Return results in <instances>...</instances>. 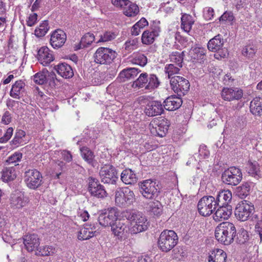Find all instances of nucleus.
Here are the masks:
<instances>
[{
  "mask_svg": "<svg viewBox=\"0 0 262 262\" xmlns=\"http://www.w3.org/2000/svg\"><path fill=\"white\" fill-rule=\"evenodd\" d=\"M236 230L234 225L229 222H223L215 228V238L225 245H229L234 241Z\"/></svg>",
  "mask_w": 262,
  "mask_h": 262,
  "instance_id": "1",
  "label": "nucleus"
},
{
  "mask_svg": "<svg viewBox=\"0 0 262 262\" xmlns=\"http://www.w3.org/2000/svg\"><path fill=\"white\" fill-rule=\"evenodd\" d=\"M125 216L128 220L132 222V227L129 231L132 234L146 230L148 226V222L142 213L133 210L126 212Z\"/></svg>",
  "mask_w": 262,
  "mask_h": 262,
  "instance_id": "2",
  "label": "nucleus"
},
{
  "mask_svg": "<svg viewBox=\"0 0 262 262\" xmlns=\"http://www.w3.org/2000/svg\"><path fill=\"white\" fill-rule=\"evenodd\" d=\"M160 81L156 75L142 73L139 77L132 84L133 88H143L145 90L152 91L160 85Z\"/></svg>",
  "mask_w": 262,
  "mask_h": 262,
  "instance_id": "3",
  "label": "nucleus"
},
{
  "mask_svg": "<svg viewBox=\"0 0 262 262\" xmlns=\"http://www.w3.org/2000/svg\"><path fill=\"white\" fill-rule=\"evenodd\" d=\"M178 242V237L174 231L165 230L160 235L158 245L162 251L168 252L176 246Z\"/></svg>",
  "mask_w": 262,
  "mask_h": 262,
  "instance_id": "4",
  "label": "nucleus"
},
{
  "mask_svg": "<svg viewBox=\"0 0 262 262\" xmlns=\"http://www.w3.org/2000/svg\"><path fill=\"white\" fill-rule=\"evenodd\" d=\"M117 52L108 48L100 47L94 54V61L100 64H110L117 57Z\"/></svg>",
  "mask_w": 262,
  "mask_h": 262,
  "instance_id": "5",
  "label": "nucleus"
},
{
  "mask_svg": "<svg viewBox=\"0 0 262 262\" xmlns=\"http://www.w3.org/2000/svg\"><path fill=\"white\" fill-rule=\"evenodd\" d=\"M134 192L128 187L118 188L115 192V203L120 207L130 205L135 201Z\"/></svg>",
  "mask_w": 262,
  "mask_h": 262,
  "instance_id": "6",
  "label": "nucleus"
},
{
  "mask_svg": "<svg viewBox=\"0 0 262 262\" xmlns=\"http://www.w3.org/2000/svg\"><path fill=\"white\" fill-rule=\"evenodd\" d=\"M139 191L147 199H152L159 193V187L156 181L150 179L143 181L139 184Z\"/></svg>",
  "mask_w": 262,
  "mask_h": 262,
  "instance_id": "7",
  "label": "nucleus"
},
{
  "mask_svg": "<svg viewBox=\"0 0 262 262\" xmlns=\"http://www.w3.org/2000/svg\"><path fill=\"white\" fill-rule=\"evenodd\" d=\"M217 205L214 197L211 195L204 196L199 201L198 210L202 216H209L215 210Z\"/></svg>",
  "mask_w": 262,
  "mask_h": 262,
  "instance_id": "8",
  "label": "nucleus"
},
{
  "mask_svg": "<svg viewBox=\"0 0 262 262\" xmlns=\"http://www.w3.org/2000/svg\"><path fill=\"white\" fill-rule=\"evenodd\" d=\"M242 176L239 168L234 166L230 167L222 173V180L225 184L236 186L242 181Z\"/></svg>",
  "mask_w": 262,
  "mask_h": 262,
  "instance_id": "9",
  "label": "nucleus"
},
{
  "mask_svg": "<svg viewBox=\"0 0 262 262\" xmlns=\"http://www.w3.org/2000/svg\"><path fill=\"white\" fill-rule=\"evenodd\" d=\"M100 162L102 163L99 171L101 182L106 184H115L118 179L115 167L110 164H104L101 161Z\"/></svg>",
  "mask_w": 262,
  "mask_h": 262,
  "instance_id": "10",
  "label": "nucleus"
},
{
  "mask_svg": "<svg viewBox=\"0 0 262 262\" xmlns=\"http://www.w3.org/2000/svg\"><path fill=\"white\" fill-rule=\"evenodd\" d=\"M170 84L171 89L179 96L185 95L190 88L189 81L180 76L172 77L170 80Z\"/></svg>",
  "mask_w": 262,
  "mask_h": 262,
  "instance_id": "11",
  "label": "nucleus"
},
{
  "mask_svg": "<svg viewBox=\"0 0 262 262\" xmlns=\"http://www.w3.org/2000/svg\"><path fill=\"white\" fill-rule=\"evenodd\" d=\"M254 210V205L250 202L244 200L237 204L234 214L237 219L245 221L252 214Z\"/></svg>",
  "mask_w": 262,
  "mask_h": 262,
  "instance_id": "12",
  "label": "nucleus"
},
{
  "mask_svg": "<svg viewBox=\"0 0 262 262\" xmlns=\"http://www.w3.org/2000/svg\"><path fill=\"white\" fill-rule=\"evenodd\" d=\"M88 190L91 195L97 198H104L107 195L104 186L98 179L92 177L88 178Z\"/></svg>",
  "mask_w": 262,
  "mask_h": 262,
  "instance_id": "13",
  "label": "nucleus"
},
{
  "mask_svg": "<svg viewBox=\"0 0 262 262\" xmlns=\"http://www.w3.org/2000/svg\"><path fill=\"white\" fill-rule=\"evenodd\" d=\"M169 125V122L166 118L155 120L150 124L152 126L151 133L155 136L163 137L166 135Z\"/></svg>",
  "mask_w": 262,
  "mask_h": 262,
  "instance_id": "14",
  "label": "nucleus"
},
{
  "mask_svg": "<svg viewBox=\"0 0 262 262\" xmlns=\"http://www.w3.org/2000/svg\"><path fill=\"white\" fill-rule=\"evenodd\" d=\"M243 95V90L237 87L224 88L221 93L222 98L227 101L241 100Z\"/></svg>",
  "mask_w": 262,
  "mask_h": 262,
  "instance_id": "15",
  "label": "nucleus"
},
{
  "mask_svg": "<svg viewBox=\"0 0 262 262\" xmlns=\"http://www.w3.org/2000/svg\"><path fill=\"white\" fill-rule=\"evenodd\" d=\"M111 230L113 234L117 237L118 239H124L127 237L128 227L127 221L125 220L118 219L112 224L111 226Z\"/></svg>",
  "mask_w": 262,
  "mask_h": 262,
  "instance_id": "16",
  "label": "nucleus"
},
{
  "mask_svg": "<svg viewBox=\"0 0 262 262\" xmlns=\"http://www.w3.org/2000/svg\"><path fill=\"white\" fill-rule=\"evenodd\" d=\"M42 175L35 169H29L25 172V182L31 189H36L41 185Z\"/></svg>",
  "mask_w": 262,
  "mask_h": 262,
  "instance_id": "17",
  "label": "nucleus"
},
{
  "mask_svg": "<svg viewBox=\"0 0 262 262\" xmlns=\"http://www.w3.org/2000/svg\"><path fill=\"white\" fill-rule=\"evenodd\" d=\"M117 212L115 208L108 209L107 211L101 213L98 217L99 224L104 227L112 226V224L118 219Z\"/></svg>",
  "mask_w": 262,
  "mask_h": 262,
  "instance_id": "18",
  "label": "nucleus"
},
{
  "mask_svg": "<svg viewBox=\"0 0 262 262\" xmlns=\"http://www.w3.org/2000/svg\"><path fill=\"white\" fill-rule=\"evenodd\" d=\"M10 202L12 208L21 209L28 204V199L25 196L23 192L17 190L11 193Z\"/></svg>",
  "mask_w": 262,
  "mask_h": 262,
  "instance_id": "19",
  "label": "nucleus"
},
{
  "mask_svg": "<svg viewBox=\"0 0 262 262\" xmlns=\"http://www.w3.org/2000/svg\"><path fill=\"white\" fill-rule=\"evenodd\" d=\"M67 40L66 33L61 29H57L51 34L50 44L54 49H58L63 46Z\"/></svg>",
  "mask_w": 262,
  "mask_h": 262,
  "instance_id": "20",
  "label": "nucleus"
},
{
  "mask_svg": "<svg viewBox=\"0 0 262 262\" xmlns=\"http://www.w3.org/2000/svg\"><path fill=\"white\" fill-rule=\"evenodd\" d=\"M164 112L163 105L160 101H152L149 102L146 106L145 113L149 117H154L161 115Z\"/></svg>",
  "mask_w": 262,
  "mask_h": 262,
  "instance_id": "21",
  "label": "nucleus"
},
{
  "mask_svg": "<svg viewBox=\"0 0 262 262\" xmlns=\"http://www.w3.org/2000/svg\"><path fill=\"white\" fill-rule=\"evenodd\" d=\"M182 104L181 96L171 95L163 102V107L167 111H172L178 109Z\"/></svg>",
  "mask_w": 262,
  "mask_h": 262,
  "instance_id": "22",
  "label": "nucleus"
},
{
  "mask_svg": "<svg viewBox=\"0 0 262 262\" xmlns=\"http://www.w3.org/2000/svg\"><path fill=\"white\" fill-rule=\"evenodd\" d=\"M219 208L213 215V219L217 222L227 220L232 214L231 206L230 205H217Z\"/></svg>",
  "mask_w": 262,
  "mask_h": 262,
  "instance_id": "23",
  "label": "nucleus"
},
{
  "mask_svg": "<svg viewBox=\"0 0 262 262\" xmlns=\"http://www.w3.org/2000/svg\"><path fill=\"white\" fill-rule=\"evenodd\" d=\"M24 244L29 252L37 250L40 244L37 235L35 234L26 235L24 237Z\"/></svg>",
  "mask_w": 262,
  "mask_h": 262,
  "instance_id": "24",
  "label": "nucleus"
},
{
  "mask_svg": "<svg viewBox=\"0 0 262 262\" xmlns=\"http://www.w3.org/2000/svg\"><path fill=\"white\" fill-rule=\"evenodd\" d=\"M224 43V41L222 36L218 34L208 41L207 48L210 51L219 52L223 50Z\"/></svg>",
  "mask_w": 262,
  "mask_h": 262,
  "instance_id": "25",
  "label": "nucleus"
},
{
  "mask_svg": "<svg viewBox=\"0 0 262 262\" xmlns=\"http://www.w3.org/2000/svg\"><path fill=\"white\" fill-rule=\"evenodd\" d=\"M54 69L60 76L66 79L72 78L74 75L72 67L65 62L59 63L54 67Z\"/></svg>",
  "mask_w": 262,
  "mask_h": 262,
  "instance_id": "26",
  "label": "nucleus"
},
{
  "mask_svg": "<svg viewBox=\"0 0 262 262\" xmlns=\"http://www.w3.org/2000/svg\"><path fill=\"white\" fill-rule=\"evenodd\" d=\"M38 60L43 66H47L54 60L53 55L47 47H42L39 49L37 53Z\"/></svg>",
  "mask_w": 262,
  "mask_h": 262,
  "instance_id": "27",
  "label": "nucleus"
},
{
  "mask_svg": "<svg viewBox=\"0 0 262 262\" xmlns=\"http://www.w3.org/2000/svg\"><path fill=\"white\" fill-rule=\"evenodd\" d=\"M25 91V83L22 80L16 81L12 86L10 95L13 98L19 99Z\"/></svg>",
  "mask_w": 262,
  "mask_h": 262,
  "instance_id": "28",
  "label": "nucleus"
},
{
  "mask_svg": "<svg viewBox=\"0 0 262 262\" xmlns=\"http://www.w3.org/2000/svg\"><path fill=\"white\" fill-rule=\"evenodd\" d=\"M227 254L224 250L215 249L212 250L208 257V262H226Z\"/></svg>",
  "mask_w": 262,
  "mask_h": 262,
  "instance_id": "29",
  "label": "nucleus"
},
{
  "mask_svg": "<svg viewBox=\"0 0 262 262\" xmlns=\"http://www.w3.org/2000/svg\"><path fill=\"white\" fill-rule=\"evenodd\" d=\"M251 113L257 116L262 115V97H255L251 101L250 104Z\"/></svg>",
  "mask_w": 262,
  "mask_h": 262,
  "instance_id": "30",
  "label": "nucleus"
},
{
  "mask_svg": "<svg viewBox=\"0 0 262 262\" xmlns=\"http://www.w3.org/2000/svg\"><path fill=\"white\" fill-rule=\"evenodd\" d=\"M246 170L252 177L258 179L261 177L259 165L256 161H248L246 165Z\"/></svg>",
  "mask_w": 262,
  "mask_h": 262,
  "instance_id": "31",
  "label": "nucleus"
},
{
  "mask_svg": "<svg viewBox=\"0 0 262 262\" xmlns=\"http://www.w3.org/2000/svg\"><path fill=\"white\" fill-rule=\"evenodd\" d=\"M121 179L125 184H133L137 182V178L130 169H125L121 173Z\"/></svg>",
  "mask_w": 262,
  "mask_h": 262,
  "instance_id": "32",
  "label": "nucleus"
},
{
  "mask_svg": "<svg viewBox=\"0 0 262 262\" xmlns=\"http://www.w3.org/2000/svg\"><path fill=\"white\" fill-rule=\"evenodd\" d=\"M215 199L217 205H228V203L232 199L231 192L229 190H222L219 192Z\"/></svg>",
  "mask_w": 262,
  "mask_h": 262,
  "instance_id": "33",
  "label": "nucleus"
},
{
  "mask_svg": "<svg viewBox=\"0 0 262 262\" xmlns=\"http://www.w3.org/2000/svg\"><path fill=\"white\" fill-rule=\"evenodd\" d=\"M181 27L185 32L188 33L192 29L194 20L191 15L186 13L182 14L181 18Z\"/></svg>",
  "mask_w": 262,
  "mask_h": 262,
  "instance_id": "34",
  "label": "nucleus"
},
{
  "mask_svg": "<svg viewBox=\"0 0 262 262\" xmlns=\"http://www.w3.org/2000/svg\"><path fill=\"white\" fill-rule=\"evenodd\" d=\"M91 225H85L78 232V238L79 240H86L95 235V231Z\"/></svg>",
  "mask_w": 262,
  "mask_h": 262,
  "instance_id": "35",
  "label": "nucleus"
},
{
  "mask_svg": "<svg viewBox=\"0 0 262 262\" xmlns=\"http://www.w3.org/2000/svg\"><path fill=\"white\" fill-rule=\"evenodd\" d=\"M192 43L191 48L189 51V54L191 56V58L194 59H203L205 56L206 50L202 47H197L196 45L194 46H192L193 42L191 41L190 43Z\"/></svg>",
  "mask_w": 262,
  "mask_h": 262,
  "instance_id": "36",
  "label": "nucleus"
},
{
  "mask_svg": "<svg viewBox=\"0 0 262 262\" xmlns=\"http://www.w3.org/2000/svg\"><path fill=\"white\" fill-rule=\"evenodd\" d=\"M2 173V179L4 182L13 181L16 177V172L13 166L4 167Z\"/></svg>",
  "mask_w": 262,
  "mask_h": 262,
  "instance_id": "37",
  "label": "nucleus"
},
{
  "mask_svg": "<svg viewBox=\"0 0 262 262\" xmlns=\"http://www.w3.org/2000/svg\"><path fill=\"white\" fill-rule=\"evenodd\" d=\"M123 14L128 17L136 16L139 12L138 6L129 0L126 6L123 8Z\"/></svg>",
  "mask_w": 262,
  "mask_h": 262,
  "instance_id": "38",
  "label": "nucleus"
},
{
  "mask_svg": "<svg viewBox=\"0 0 262 262\" xmlns=\"http://www.w3.org/2000/svg\"><path fill=\"white\" fill-rule=\"evenodd\" d=\"M25 138L26 133L24 130L19 129L16 132L13 139L11 142L17 147L23 146L26 143L27 140L25 139Z\"/></svg>",
  "mask_w": 262,
  "mask_h": 262,
  "instance_id": "39",
  "label": "nucleus"
},
{
  "mask_svg": "<svg viewBox=\"0 0 262 262\" xmlns=\"http://www.w3.org/2000/svg\"><path fill=\"white\" fill-rule=\"evenodd\" d=\"M141 71L137 68H130L123 70L120 73L121 78H125L127 79H132L136 77Z\"/></svg>",
  "mask_w": 262,
  "mask_h": 262,
  "instance_id": "40",
  "label": "nucleus"
},
{
  "mask_svg": "<svg viewBox=\"0 0 262 262\" xmlns=\"http://www.w3.org/2000/svg\"><path fill=\"white\" fill-rule=\"evenodd\" d=\"M184 57V52H173L169 55L170 61L175 63L178 67H179V68H182L183 67Z\"/></svg>",
  "mask_w": 262,
  "mask_h": 262,
  "instance_id": "41",
  "label": "nucleus"
},
{
  "mask_svg": "<svg viewBox=\"0 0 262 262\" xmlns=\"http://www.w3.org/2000/svg\"><path fill=\"white\" fill-rule=\"evenodd\" d=\"M131 62L133 64H138L141 67L145 66L147 62V57L142 53H135L133 54Z\"/></svg>",
  "mask_w": 262,
  "mask_h": 262,
  "instance_id": "42",
  "label": "nucleus"
},
{
  "mask_svg": "<svg viewBox=\"0 0 262 262\" xmlns=\"http://www.w3.org/2000/svg\"><path fill=\"white\" fill-rule=\"evenodd\" d=\"M49 29V23L48 20H44L40 24L39 26L36 28L34 33L36 36L41 37L44 36Z\"/></svg>",
  "mask_w": 262,
  "mask_h": 262,
  "instance_id": "43",
  "label": "nucleus"
},
{
  "mask_svg": "<svg viewBox=\"0 0 262 262\" xmlns=\"http://www.w3.org/2000/svg\"><path fill=\"white\" fill-rule=\"evenodd\" d=\"M149 211L155 215H159L162 212V205L161 203L157 201L154 200L148 203Z\"/></svg>",
  "mask_w": 262,
  "mask_h": 262,
  "instance_id": "44",
  "label": "nucleus"
},
{
  "mask_svg": "<svg viewBox=\"0 0 262 262\" xmlns=\"http://www.w3.org/2000/svg\"><path fill=\"white\" fill-rule=\"evenodd\" d=\"M95 36L93 34L88 33L81 38L78 49L85 48L89 46L94 40Z\"/></svg>",
  "mask_w": 262,
  "mask_h": 262,
  "instance_id": "45",
  "label": "nucleus"
},
{
  "mask_svg": "<svg viewBox=\"0 0 262 262\" xmlns=\"http://www.w3.org/2000/svg\"><path fill=\"white\" fill-rule=\"evenodd\" d=\"M157 37L155 34L147 30L142 33L141 37L142 42L146 45H151L154 42Z\"/></svg>",
  "mask_w": 262,
  "mask_h": 262,
  "instance_id": "46",
  "label": "nucleus"
},
{
  "mask_svg": "<svg viewBox=\"0 0 262 262\" xmlns=\"http://www.w3.org/2000/svg\"><path fill=\"white\" fill-rule=\"evenodd\" d=\"M256 49L254 45H247L242 50V54L249 59H253L255 55Z\"/></svg>",
  "mask_w": 262,
  "mask_h": 262,
  "instance_id": "47",
  "label": "nucleus"
},
{
  "mask_svg": "<svg viewBox=\"0 0 262 262\" xmlns=\"http://www.w3.org/2000/svg\"><path fill=\"white\" fill-rule=\"evenodd\" d=\"M36 255L39 256H48L55 252V249L51 246H42L38 247Z\"/></svg>",
  "mask_w": 262,
  "mask_h": 262,
  "instance_id": "48",
  "label": "nucleus"
},
{
  "mask_svg": "<svg viewBox=\"0 0 262 262\" xmlns=\"http://www.w3.org/2000/svg\"><path fill=\"white\" fill-rule=\"evenodd\" d=\"M82 158L89 163H92L94 158V152L90 148H80Z\"/></svg>",
  "mask_w": 262,
  "mask_h": 262,
  "instance_id": "49",
  "label": "nucleus"
},
{
  "mask_svg": "<svg viewBox=\"0 0 262 262\" xmlns=\"http://www.w3.org/2000/svg\"><path fill=\"white\" fill-rule=\"evenodd\" d=\"M236 235L237 236V242L239 244H244L249 239L248 233L244 229H241Z\"/></svg>",
  "mask_w": 262,
  "mask_h": 262,
  "instance_id": "50",
  "label": "nucleus"
},
{
  "mask_svg": "<svg viewBox=\"0 0 262 262\" xmlns=\"http://www.w3.org/2000/svg\"><path fill=\"white\" fill-rule=\"evenodd\" d=\"M180 68L179 67H176L173 64H166L164 68L165 72L168 74L169 78H171L172 75L179 73Z\"/></svg>",
  "mask_w": 262,
  "mask_h": 262,
  "instance_id": "51",
  "label": "nucleus"
},
{
  "mask_svg": "<svg viewBox=\"0 0 262 262\" xmlns=\"http://www.w3.org/2000/svg\"><path fill=\"white\" fill-rule=\"evenodd\" d=\"M46 70L38 72L33 76V80L36 84L41 85L46 83Z\"/></svg>",
  "mask_w": 262,
  "mask_h": 262,
  "instance_id": "52",
  "label": "nucleus"
},
{
  "mask_svg": "<svg viewBox=\"0 0 262 262\" xmlns=\"http://www.w3.org/2000/svg\"><path fill=\"white\" fill-rule=\"evenodd\" d=\"M46 83H48L51 86H55L56 82L58 81L55 73L53 72H49L46 70Z\"/></svg>",
  "mask_w": 262,
  "mask_h": 262,
  "instance_id": "53",
  "label": "nucleus"
},
{
  "mask_svg": "<svg viewBox=\"0 0 262 262\" xmlns=\"http://www.w3.org/2000/svg\"><path fill=\"white\" fill-rule=\"evenodd\" d=\"M117 37V34L111 31H106L100 35V38L97 42H107L114 40Z\"/></svg>",
  "mask_w": 262,
  "mask_h": 262,
  "instance_id": "54",
  "label": "nucleus"
},
{
  "mask_svg": "<svg viewBox=\"0 0 262 262\" xmlns=\"http://www.w3.org/2000/svg\"><path fill=\"white\" fill-rule=\"evenodd\" d=\"M237 189L238 195L241 198H244L248 195L250 186L248 183H245L242 186H239Z\"/></svg>",
  "mask_w": 262,
  "mask_h": 262,
  "instance_id": "55",
  "label": "nucleus"
},
{
  "mask_svg": "<svg viewBox=\"0 0 262 262\" xmlns=\"http://www.w3.org/2000/svg\"><path fill=\"white\" fill-rule=\"evenodd\" d=\"M160 22L159 20H154L150 24V29L147 30L157 37L161 32Z\"/></svg>",
  "mask_w": 262,
  "mask_h": 262,
  "instance_id": "56",
  "label": "nucleus"
},
{
  "mask_svg": "<svg viewBox=\"0 0 262 262\" xmlns=\"http://www.w3.org/2000/svg\"><path fill=\"white\" fill-rule=\"evenodd\" d=\"M22 158V154L20 152H15L10 156L7 160L6 162L8 164H14L15 166L17 165L15 163L20 160Z\"/></svg>",
  "mask_w": 262,
  "mask_h": 262,
  "instance_id": "57",
  "label": "nucleus"
},
{
  "mask_svg": "<svg viewBox=\"0 0 262 262\" xmlns=\"http://www.w3.org/2000/svg\"><path fill=\"white\" fill-rule=\"evenodd\" d=\"M214 10L211 7H206L204 9L203 16L206 20H211L214 16Z\"/></svg>",
  "mask_w": 262,
  "mask_h": 262,
  "instance_id": "58",
  "label": "nucleus"
},
{
  "mask_svg": "<svg viewBox=\"0 0 262 262\" xmlns=\"http://www.w3.org/2000/svg\"><path fill=\"white\" fill-rule=\"evenodd\" d=\"M234 19L233 13L231 12L226 11L220 17V21H228L231 22Z\"/></svg>",
  "mask_w": 262,
  "mask_h": 262,
  "instance_id": "59",
  "label": "nucleus"
},
{
  "mask_svg": "<svg viewBox=\"0 0 262 262\" xmlns=\"http://www.w3.org/2000/svg\"><path fill=\"white\" fill-rule=\"evenodd\" d=\"M111 3L115 7L123 9L129 3V0H111Z\"/></svg>",
  "mask_w": 262,
  "mask_h": 262,
  "instance_id": "60",
  "label": "nucleus"
},
{
  "mask_svg": "<svg viewBox=\"0 0 262 262\" xmlns=\"http://www.w3.org/2000/svg\"><path fill=\"white\" fill-rule=\"evenodd\" d=\"M37 14L35 13L30 14L27 20V26L29 27L34 26L37 21Z\"/></svg>",
  "mask_w": 262,
  "mask_h": 262,
  "instance_id": "61",
  "label": "nucleus"
},
{
  "mask_svg": "<svg viewBox=\"0 0 262 262\" xmlns=\"http://www.w3.org/2000/svg\"><path fill=\"white\" fill-rule=\"evenodd\" d=\"M11 121V116L8 111L5 112L2 118V122L6 125L9 124Z\"/></svg>",
  "mask_w": 262,
  "mask_h": 262,
  "instance_id": "62",
  "label": "nucleus"
},
{
  "mask_svg": "<svg viewBox=\"0 0 262 262\" xmlns=\"http://www.w3.org/2000/svg\"><path fill=\"white\" fill-rule=\"evenodd\" d=\"M235 79H234L230 74H227L224 76L223 81L224 83L227 85H232L234 83Z\"/></svg>",
  "mask_w": 262,
  "mask_h": 262,
  "instance_id": "63",
  "label": "nucleus"
},
{
  "mask_svg": "<svg viewBox=\"0 0 262 262\" xmlns=\"http://www.w3.org/2000/svg\"><path fill=\"white\" fill-rule=\"evenodd\" d=\"M135 24H136V26H137L140 29H142L145 26H148V23L144 17H142Z\"/></svg>",
  "mask_w": 262,
  "mask_h": 262,
  "instance_id": "64",
  "label": "nucleus"
}]
</instances>
